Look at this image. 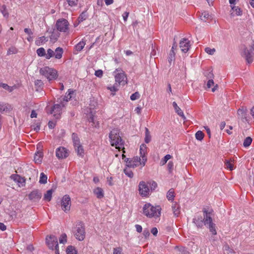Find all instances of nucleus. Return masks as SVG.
<instances>
[{"instance_id":"obj_54","label":"nucleus","mask_w":254,"mask_h":254,"mask_svg":"<svg viewBox=\"0 0 254 254\" xmlns=\"http://www.w3.org/2000/svg\"><path fill=\"white\" fill-rule=\"evenodd\" d=\"M9 108L5 104L0 102V113H2L5 111H7Z\"/></svg>"},{"instance_id":"obj_38","label":"nucleus","mask_w":254,"mask_h":254,"mask_svg":"<svg viewBox=\"0 0 254 254\" xmlns=\"http://www.w3.org/2000/svg\"><path fill=\"white\" fill-rule=\"evenodd\" d=\"M0 87L3 88L6 90H7L9 92H11L15 87V86H10L6 83H1L0 84Z\"/></svg>"},{"instance_id":"obj_53","label":"nucleus","mask_w":254,"mask_h":254,"mask_svg":"<svg viewBox=\"0 0 254 254\" xmlns=\"http://www.w3.org/2000/svg\"><path fill=\"white\" fill-rule=\"evenodd\" d=\"M148 184H149L150 185V190L151 191L154 190L157 187V183L154 181H151L149 182H148Z\"/></svg>"},{"instance_id":"obj_58","label":"nucleus","mask_w":254,"mask_h":254,"mask_svg":"<svg viewBox=\"0 0 254 254\" xmlns=\"http://www.w3.org/2000/svg\"><path fill=\"white\" fill-rule=\"evenodd\" d=\"M205 52L209 55H212L215 52V49L214 48L211 49L209 47H206L205 49Z\"/></svg>"},{"instance_id":"obj_62","label":"nucleus","mask_w":254,"mask_h":254,"mask_svg":"<svg viewBox=\"0 0 254 254\" xmlns=\"http://www.w3.org/2000/svg\"><path fill=\"white\" fill-rule=\"evenodd\" d=\"M103 72L101 69H98L95 72V75L98 77H101L103 76Z\"/></svg>"},{"instance_id":"obj_13","label":"nucleus","mask_w":254,"mask_h":254,"mask_svg":"<svg viewBox=\"0 0 254 254\" xmlns=\"http://www.w3.org/2000/svg\"><path fill=\"white\" fill-rule=\"evenodd\" d=\"M149 188L147 184L144 181H141L139 183L138 190L139 194L142 196H146L149 194Z\"/></svg>"},{"instance_id":"obj_19","label":"nucleus","mask_w":254,"mask_h":254,"mask_svg":"<svg viewBox=\"0 0 254 254\" xmlns=\"http://www.w3.org/2000/svg\"><path fill=\"white\" fill-rule=\"evenodd\" d=\"M10 178L14 182H17L19 186H24L25 184V179L21 177L19 175L12 174L10 176Z\"/></svg>"},{"instance_id":"obj_39","label":"nucleus","mask_w":254,"mask_h":254,"mask_svg":"<svg viewBox=\"0 0 254 254\" xmlns=\"http://www.w3.org/2000/svg\"><path fill=\"white\" fill-rule=\"evenodd\" d=\"M48 39L45 36H42L39 38V39L35 41V44L37 46H40L44 43L47 42Z\"/></svg>"},{"instance_id":"obj_23","label":"nucleus","mask_w":254,"mask_h":254,"mask_svg":"<svg viewBox=\"0 0 254 254\" xmlns=\"http://www.w3.org/2000/svg\"><path fill=\"white\" fill-rule=\"evenodd\" d=\"M43 156V153L42 151H37V153H35L34 161L35 163L40 164L42 162V159Z\"/></svg>"},{"instance_id":"obj_31","label":"nucleus","mask_w":254,"mask_h":254,"mask_svg":"<svg viewBox=\"0 0 254 254\" xmlns=\"http://www.w3.org/2000/svg\"><path fill=\"white\" fill-rule=\"evenodd\" d=\"M175 196V192L174 189H170L167 192V198L168 200L173 201L174 200Z\"/></svg>"},{"instance_id":"obj_24","label":"nucleus","mask_w":254,"mask_h":254,"mask_svg":"<svg viewBox=\"0 0 254 254\" xmlns=\"http://www.w3.org/2000/svg\"><path fill=\"white\" fill-rule=\"evenodd\" d=\"M172 208L174 216L178 217L181 212L180 205L176 202L172 205Z\"/></svg>"},{"instance_id":"obj_41","label":"nucleus","mask_w":254,"mask_h":254,"mask_svg":"<svg viewBox=\"0 0 254 254\" xmlns=\"http://www.w3.org/2000/svg\"><path fill=\"white\" fill-rule=\"evenodd\" d=\"M47 182V176L44 173L40 174L39 183L41 184H45Z\"/></svg>"},{"instance_id":"obj_16","label":"nucleus","mask_w":254,"mask_h":254,"mask_svg":"<svg viewBox=\"0 0 254 254\" xmlns=\"http://www.w3.org/2000/svg\"><path fill=\"white\" fill-rule=\"evenodd\" d=\"M73 93L74 91L72 89H68L65 96L64 97L61 96L60 98L57 99L56 102H62L66 105V103L72 98V94H73Z\"/></svg>"},{"instance_id":"obj_22","label":"nucleus","mask_w":254,"mask_h":254,"mask_svg":"<svg viewBox=\"0 0 254 254\" xmlns=\"http://www.w3.org/2000/svg\"><path fill=\"white\" fill-rule=\"evenodd\" d=\"M173 106L175 110L176 113L180 117L182 118L184 120H186V117L185 116L183 112L178 106L176 102H173L172 103Z\"/></svg>"},{"instance_id":"obj_32","label":"nucleus","mask_w":254,"mask_h":254,"mask_svg":"<svg viewBox=\"0 0 254 254\" xmlns=\"http://www.w3.org/2000/svg\"><path fill=\"white\" fill-rule=\"evenodd\" d=\"M206 226H207V227L209 228L210 232H211L212 235H215L217 234L216 225L213 223V222L208 224Z\"/></svg>"},{"instance_id":"obj_7","label":"nucleus","mask_w":254,"mask_h":254,"mask_svg":"<svg viewBox=\"0 0 254 254\" xmlns=\"http://www.w3.org/2000/svg\"><path fill=\"white\" fill-rule=\"evenodd\" d=\"M118 71H122L116 73L115 75V81L116 82V84H118V86L122 84L125 85L126 83V80L127 79L126 75L125 72L122 70V69L117 68L114 71V73Z\"/></svg>"},{"instance_id":"obj_36","label":"nucleus","mask_w":254,"mask_h":254,"mask_svg":"<svg viewBox=\"0 0 254 254\" xmlns=\"http://www.w3.org/2000/svg\"><path fill=\"white\" fill-rule=\"evenodd\" d=\"M145 138L144 141L146 143H148L151 141V136L150 134L149 130L148 128L145 127Z\"/></svg>"},{"instance_id":"obj_8","label":"nucleus","mask_w":254,"mask_h":254,"mask_svg":"<svg viewBox=\"0 0 254 254\" xmlns=\"http://www.w3.org/2000/svg\"><path fill=\"white\" fill-rule=\"evenodd\" d=\"M65 106V104L62 102H57L52 108L50 114H54L56 119H58L61 117V111L63 108Z\"/></svg>"},{"instance_id":"obj_21","label":"nucleus","mask_w":254,"mask_h":254,"mask_svg":"<svg viewBox=\"0 0 254 254\" xmlns=\"http://www.w3.org/2000/svg\"><path fill=\"white\" fill-rule=\"evenodd\" d=\"M192 222L195 224L198 228H202L204 225L202 216H196L193 218Z\"/></svg>"},{"instance_id":"obj_61","label":"nucleus","mask_w":254,"mask_h":254,"mask_svg":"<svg viewBox=\"0 0 254 254\" xmlns=\"http://www.w3.org/2000/svg\"><path fill=\"white\" fill-rule=\"evenodd\" d=\"M43 85V82L41 80L37 79L35 81V85L38 87L41 88Z\"/></svg>"},{"instance_id":"obj_50","label":"nucleus","mask_w":254,"mask_h":254,"mask_svg":"<svg viewBox=\"0 0 254 254\" xmlns=\"http://www.w3.org/2000/svg\"><path fill=\"white\" fill-rule=\"evenodd\" d=\"M0 11L4 17H7L8 16V13L7 12L6 6L5 5H2L0 8Z\"/></svg>"},{"instance_id":"obj_35","label":"nucleus","mask_w":254,"mask_h":254,"mask_svg":"<svg viewBox=\"0 0 254 254\" xmlns=\"http://www.w3.org/2000/svg\"><path fill=\"white\" fill-rule=\"evenodd\" d=\"M85 45V42L82 40L77 44L74 47V49L77 52H80Z\"/></svg>"},{"instance_id":"obj_51","label":"nucleus","mask_w":254,"mask_h":254,"mask_svg":"<svg viewBox=\"0 0 254 254\" xmlns=\"http://www.w3.org/2000/svg\"><path fill=\"white\" fill-rule=\"evenodd\" d=\"M59 242L61 244H65L67 242V236L66 234L63 233L59 238Z\"/></svg>"},{"instance_id":"obj_46","label":"nucleus","mask_w":254,"mask_h":254,"mask_svg":"<svg viewBox=\"0 0 254 254\" xmlns=\"http://www.w3.org/2000/svg\"><path fill=\"white\" fill-rule=\"evenodd\" d=\"M55 56V52L51 49H48L47 50V54L45 56L47 59H50L51 58Z\"/></svg>"},{"instance_id":"obj_37","label":"nucleus","mask_w":254,"mask_h":254,"mask_svg":"<svg viewBox=\"0 0 254 254\" xmlns=\"http://www.w3.org/2000/svg\"><path fill=\"white\" fill-rule=\"evenodd\" d=\"M203 74H204V75L208 79H213V78L214 77V74L213 73V72H212V69H209L206 70L204 72Z\"/></svg>"},{"instance_id":"obj_34","label":"nucleus","mask_w":254,"mask_h":254,"mask_svg":"<svg viewBox=\"0 0 254 254\" xmlns=\"http://www.w3.org/2000/svg\"><path fill=\"white\" fill-rule=\"evenodd\" d=\"M66 253L67 254H77V251L76 250L75 247L70 245L67 247Z\"/></svg>"},{"instance_id":"obj_11","label":"nucleus","mask_w":254,"mask_h":254,"mask_svg":"<svg viewBox=\"0 0 254 254\" xmlns=\"http://www.w3.org/2000/svg\"><path fill=\"white\" fill-rule=\"evenodd\" d=\"M42 196V193L38 189L33 190L28 195L29 199L32 202H39Z\"/></svg>"},{"instance_id":"obj_15","label":"nucleus","mask_w":254,"mask_h":254,"mask_svg":"<svg viewBox=\"0 0 254 254\" xmlns=\"http://www.w3.org/2000/svg\"><path fill=\"white\" fill-rule=\"evenodd\" d=\"M248 113V110L245 107H242L238 110L237 114L239 118H240L243 122L249 121V117Z\"/></svg>"},{"instance_id":"obj_55","label":"nucleus","mask_w":254,"mask_h":254,"mask_svg":"<svg viewBox=\"0 0 254 254\" xmlns=\"http://www.w3.org/2000/svg\"><path fill=\"white\" fill-rule=\"evenodd\" d=\"M140 97V94L138 92H135L133 93L130 97V99L132 101L135 100L136 99H139Z\"/></svg>"},{"instance_id":"obj_44","label":"nucleus","mask_w":254,"mask_h":254,"mask_svg":"<svg viewBox=\"0 0 254 254\" xmlns=\"http://www.w3.org/2000/svg\"><path fill=\"white\" fill-rule=\"evenodd\" d=\"M195 138L198 140H202L203 139L204 134L200 130L197 131L195 133Z\"/></svg>"},{"instance_id":"obj_6","label":"nucleus","mask_w":254,"mask_h":254,"mask_svg":"<svg viewBox=\"0 0 254 254\" xmlns=\"http://www.w3.org/2000/svg\"><path fill=\"white\" fill-rule=\"evenodd\" d=\"M69 22L64 18H61L56 21V27L58 31L66 32L69 29Z\"/></svg>"},{"instance_id":"obj_64","label":"nucleus","mask_w":254,"mask_h":254,"mask_svg":"<svg viewBox=\"0 0 254 254\" xmlns=\"http://www.w3.org/2000/svg\"><path fill=\"white\" fill-rule=\"evenodd\" d=\"M24 31L25 33L29 35H32L33 34V32L32 31V30L28 28H26L24 29Z\"/></svg>"},{"instance_id":"obj_30","label":"nucleus","mask_w":254,"mask_h":254,"mask_svg":"<svg viewBox=\"0 0 254 254\" xmlns=\"http://www.w3.org/2000/svg\"><path fill=\"white\" fill-rule=\"evenodd\" d=\"M72 139L74 146L80 145V141L79 138L76 133H72Z\"/></svg>"},{"instance_id":"obj_2","label":"nucleus","mask_w":254,"mask_h":254,"mask_svg":"<svg viewBox=\"0 0 254 254\" xmlns=\"http://www.w3.org/2000/svg\"><path fill=\"white\" fill-rule=\"evenodd\" d=\"M119 130L118 129H113L109 134L111 145L112 146H115L116 148L120 150L125 149L124 141L122 139L119 134Z\"/></svg>"},{"instance_id":"obj_60","label":"nucleus","mask_w":254,"mask_h":254,"mask_svg":"<svg viewBox=\"0 0 254 254\" xmlns=\"http://www.w3.org/2000/svg\"><path fill=\"white\" fill-rule=\"evenodd\" d=\"M122 251V248L121 247L114 248L113 254H123Z\"/></svg>"},{"instance_id":"obj_57","label":"nucleus","mask_w":254,"mask_h":254,"mask_svg":"<svg viewBox=\"0 0 254 254\" xmlns=\"http://www.w3.org/2000/svg\"><path fill=\"white\" fill-rule=\"evenodd\" d=\"M68 5L70 6H74L77 5L78 0H66Z\"/></svg>"},{"instance_id":"obj_14","label":"nucleus","mask_w":254,"mask_h":254,"mask_svg":"<svg viewBox=\"0 0 254 254\" xmlns=\"http://www.w3.org/2000/svg\"><path fill=\"white\" fill-rule=\"evenodd\" d=\"M202 212L203 213V221L204 225L206 226L208 224L212 222V218L211 217L213 210L210 209L208 211L206 208H202Z\"/></svg>"},{"instance_id":"obj_42","label":"nucleus","mask_w":254,"mask_h":254,"mask_svg":"<svg viewBox=\"0 0 254 254\" xmlns=\"http://www.w3.org/2000/svg\"><path fill=\"white\" fill-rule=\"evenodd\" d=\"M88 17V14L86 11L82 12L78 17L79 22H81L86 20Z\"/></svg>"},{"instance_id":"obj_48","label":"nucleus","mask_w":254,"mask_h":254,"mask_svg":"<svg viewBox=\"0 0 254 254\" xmlns=\"http://www.w3.org/2000/svg\"><path fill=\"white\" fill-rule=\"evenodd\" d=\"M172 158V156L170 154H167L165 155L164 158L161 160L160 164L161 165H164L165 164L168 160Z\"/></svg>"},{"instance_id":"obj_20","label":"nucleus","mask_w":254,"mask_h":254,"mask_svg":"<svg viewBox=\"0 0 254 254\" xmlns=\"http://www.w3.org/2000/svg\"><path fill=\"white\" fill-rule=\"evenodd\" d=\"M147 147L144 144H142L140 146V154L143 160L142 166H144L147 161V157L146 156Z\"/></svg>"},{"instance_id":"obj_56","label":"nucleus","mask_w":254,"mask_h":254,"mask_svg":"<svg viewBox=\"0 0 254 254\" xmlns=\"http://www.w3.org/2000/svg\"><path fill=\"white\" fill-rule=\"evenodd\" d=\"M174 168V163L172 161H169L167 165V169L170 174L172 173Z\"/></svg>"},{"instance_id":"obj_63","label":"nucleus","mask_w":254,"mask_h":254,"mask_svg":"<svg viewBox=\"0 0 254 254\" xmlns=\"http://www.w3.org/2000/svg\"><path fill=\"white\" fill-rule=\"evenodd\" d=\"M56 126V123L53 121H50L48 123V127L50 129L54 128Z\"/></svg>"},{"instance_id":"obj_5","label":"nucleus","mask_w":254,"mask_h":254,"mask_svg":"<svg viewBox=\"0 0 254 254\" xmlns=\"http://www.w3.org/2000/svg\"><path fill=\"white\" fill-rule=\"evenodd\" d=\"M46 243L50 250H54L59 248L58 238L55 235L47 236L46 238Z\"/></svg>"},{"instance_id":"obj_29","label":"nucleus","mask_w":254,"mask_h":254,"mask_svg":"<svg viewBox=\"0 0 254 254\" xmlns=\"http://www.w3.org/2000/svg\"><path fill=\"white\" fill-rule=\"evenodd\" d=\"M53 192V189H50L47 191L46 193L44 195L43 199L46 201H50L52 198V193Z\"/></svg>"},{"instance_id":"obj_33","label":"nucleus","mask_w":254,"mask_h":254,"mask_svg":"<svg viewBox=\"0 0 254 254\" xmlns=\"http://www.w3.org/2000/svg\"><path fill=\"white\" fill-rule=\"evenodd\" d=\"M74 148L78 156L81 157H83L84 156V149L83 148L81 144L79 145L74 146Z\"/></svg>"},{"instance_id":"obj_40","label":"nucleus","mask_w":254,"mask_h":254,"mask_svg":"<svg viewBox=\"0 0 254 254\" xmlns=\"http://www.w3.org/2000/svg\"><path fill=\"white\" fill-rule=\"evenodd\" d=\"M232 160H225L224 161L225 165L227 169L232 171L234 169L233 164L232 163Z\"/></svg>"},{"instance_id":"obj_10","label":"nucleus","mask_w":254,"mask_h":254,"mask_svg":"<svg viewBox=\"0 0 254 254\" xmlns=\"http://www.w3.org/2000/svg\"><path fill=\"white\" fill-rule=\"evenodd\" d=\"M141 160L140 158L138 156L134 157L131 159L127 158V161H126L127 166L128 168H134L139 165H142L143 160L142 161Z\"/></svg>"},{"instance_id":"obj_1","label":"nucleus","mask_w":254,"mask_h":254,"mask_svg":"<svg viewBox=\"0 0 254 254\" xmlns=\"http://www.w3.org/2000/svg\"><path fill=\"white\" fill-rule=\"evenodd\" d=\"M162 208L160 205L153 206L150 203H145L142 208V213L149 218H159Z\"/></svg>"},{"instance_id":"obj_25","label":"nucleus","mask_w":254,"mask_h":254,"mask_svg":"<svg viewBox=\"0 0 254 254\" xmlns=\"http://www.w3.org/2000/svg\"><path fill=\"white\" fill-rule=\"evenodd\" d=\"M93 192L99 199H101L104 197L103 190L99 187H97L94 189Z\"/></svg>"},{"instance_id":"obj_43","label":"nucleus","mask_w":254,"mask_h":254,"mask_svg":"<svg viewBox=\"0 0 254 254\" xmlns=\"http://www.w3.org/2000/svg\"><path fill=\"white\" fill-rule=\"evenodd\" d=\"M252 140H253V139L251 137H250V136L247 137L245 139L244 142H243L244 146L246 147L249 146L251 144V143L252 142Z\"/></svg>"},{"instance_id":"obj_12","label":"nucleus","mask_w":254,"mask_h":254,"mask_svg":"<svg viewBox=\"0 0 254 254\" xmlns=\"http://www.w3.org/2000/svg\"><path fill=\"white\" fill-rule=\"evenodd\" d=\"M254 54L253 52L249 50V48L245 47L243 50V53L242 54V56L244 57L246 60L247 63L248 64H250L253 63L254 60Z\"/></svg>"},{"instance_id":"obj_28","label":"nucleus","mask_w":254,"mask_h":254,"mask_svg":"<svg viewBox=\"0 0 254 254\" xmlns=\"http://www.w3.org/2000/svg\"><path fill=\"white\" fill-rule=\"evenodd\" d=\"M200 18L201 20L206 22L207 20L212 19V16L208 13L207 11H204L201 13L200 16Z\"/></svg>"},{"instance_id":"obj_27","label":"nucleus","mask_w":254,"mask_h":254,"mask_svg":"<svg viewBox=\"0 0 254 254\" xmlns=\"http://www.w3.org/2000/svg\"><path fill=\"white\" fill-rule=\"evenodd\" d=\"M59 31H58V30L57 31L54 30L52 32V33L50 37V40L52 42L55 43L58 40L59 37L60 36V34L59 32Z\"/></svg>"},{"instance_id":"obj_4","label":"nucleus","mask_w":254,"mask_h":254,"mask_svg":"<svg viewBox=\"0 0 254 254\" xmlns=\"http://www.w3.org/2000/svg\"><path fill=\"white\" fill-rule=\"evenodd\" d=\"M40 73L46 77L49 81L56 79L58 77L57 71L48 66L41 68L39 70Z\"/></svg>"},{"instance_id":"obj_59","label":"nucleus","mask_w":254,"mask_h":254,"mask_svg":"<svg viewBox=\"0 0 254 254\" xmlns=\"http://www.w3.org/2000/svg\"><path fill=\"white\" fill-rule=\"evenodd\" d=\"M17 52V50L15 47H11L7 51V55L15 54Z\"/></svg>"},{"instance_id":"obj_9","label":"nucleus","mask_w":254,"mask_h":254,"mask_svg":"<svg viewBox=\"0 0 254 254\" xmlns=\"http://www.w3.org/2000/svg\"><path fill=\"white\" fill-rule=\"evenodd\" d=\"M62 209L65 213H67L70 210L71 206V200L69 195H64L61 202Z\"/></svg>"},{"instance_id":"obj_47","label":"nucleus","mask_w":254,"mask_h":254,"mask_svg":"<svg viewBox=\"0 0 254 254\" xmlns=\"http://www.w3.org/2000/svg\"><path fill=\"white\" fill-rule=\"evenodd\" d=\"M36 53L38 56L44 57L46 55L45 50L44 48H40L36 51Z\"/></svg>"},{"instance_id":"obj_17","label":"nucleus","mask_w":254,"mask_h":254,"mask_svg":"<svg viewBox=\"0 0 254 254\" xmlns=\"http://www.w3.org/2000/svg\"><path fill=\"white\" fill-rule=\"evenodd\" d=\"M180 48L181 51L186 53L190 49V41L187 38H183L180 42Z\"/></svg>"},{"instance_id":"obj_3","label":"nucleus","mask_w":254,"mask_h":254,"mask_svg":"<svg viewBox=\"0 0 254 254\" xmlns=\"http://www.w3.org/2000/svg\"><path fill=\"white\" fill-rule=\"evenodd\" d=\"M85 229V226L82 221H79L77 222L74 233L75 238L78 241H82L85 239L86 234Z\"/></svg>"},{"instance_id":"obj_26","label":"nucleus","mask_w":254,"mask_h":254,"mask_svg":"<svg viewBox=\"0 0 254 254\" xmlns=\"http://www.w3.org/2000/svg\"><path fill=\"white\" fill-rule=\"evenodd\" d=\"M64 53L63 49L61 47H58L55 50V58L57 59H60L62 58Z\"/></svg>"},{"instance_id":"obj_45","label":"nucleus","mask_w":254,"mask_h":254,"mask_svg":"<svg viewBox=\"0 0 254 254\" xmlns=\"http://www.w3.org/2000/svg\"><path fill=\"white\" fill-rule=\"evenodd\" d=\"M124 172L128 177L130 178H132L133 177V173L131 170H130L129 168H126L124 169Z\"/></svg>"},{"instance_id":"obj_49","label":"nucleus","mask_w":254,"mask_h":254,"mask_svg":"<svg viewBox=\"0 0 254 254\" xmlns=\"http://www.w3.org/2000/svg\"><path fill=\"white\" fill-rule=\"evenodd\" d=\"M232 9L235 11L236 14L238 16H240L242 15V10L241 8L238 6H231Z\"/></svg>"},{"instance_id":"obj_52","label":"nucleus","mask_w":254,"mask_h":254,"mask_svg":"<svg viewBox=\"0 0 254 254\" xmlns=\"http://www.w3.org/2000/svg\"><path fill=\"white\" fill-rule=\"evenodd\" d=\"M175 55L176 54L175 52H173V51H170L168 60V62L170 64H171L172 61L175 60Z\"/></svg>"},{"instance_id":"obj_18","label":"nucleus","mask_w":254,"mask_h":254,"mask_svg":"<svg viewBox=\"0 0 254 254\" xmlns=\"http://www.w3.org/2000/svg\"><path fill=\"white\" fill-rule=\"evenodd\" d=\"M56 156L59 159L66 158L68 156L67 150L64 147H60L56 150Z\"/></svg>"}]
</instances>
